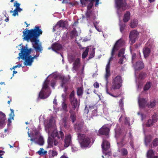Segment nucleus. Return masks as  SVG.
Masks as SVG:
<instances>
[{
	"label": "nucleus",
	"mask_w": 158,
	"mask_h": 158,
	"mask_svg": "<svg viewBox=\"0 0 158 158\" xmlns=\"http://www.w3.org/2000/svg\"><path fill=\"white\" fill-rule=\"evenodd\" d=\"M156 105V101L155 99L152 101H150L146 104V106L149 108H152Z\"/></svg>",
	"instance_id": "a878e982"
},
{
	"label": "nucleus",
	"mask_w": 158,
	"mask_h": 158,
	"mask_svg": "<svg viewBox=\"0 0 158 158\" xmlns=\"http://www.w3.org/2000/svg\"><path fill=\"white\" fill-rule=\"evenodd\" d=\"M116 51L112 49L111 53V56L109 59V61L108 62H110V61L112 60L113 59V56L114 55L115 52H116Z\"/></svg>",
	"instance_id": "de8ad7c7"
},
{
	"label": "nucleus",
	"mask_w": 158,
	"mask_h": 158,
	"mask_svg": "<svg viewBox=\"0 0 158 158\" xmlns=\"http://www.w3.org/2000/svg\"><path fill=\"white\" fill-rule=\"evenodd\" d=\"M90 3L87 6V10H89L92 11L91 10V9L92 8L93 5V2L94 1H90Z\"/></svg>",
	"instance_id": "a18cd8bd"
},
{
	"label": "nucleus",
	"mask_w": 158,
	"mask_h": 158,
	"mask_svg": "<svg viewBox=\"0 0 158 158\" xmlns=\"http://www.w3.org/2000/svg\"><path fill=\"white\" fill-rule=\"evenodd\" d=\"M151 49L147 46H146L143 49V52L145 58H146L150 55L151 53Z\"/></svg>",
	"instance_id": "6ab92c4d"
},
{
	"label": "nucleus",
	"mask_w": 158,
	"mask_h": 158,
	"mask_svg": "<svg viewBox=\"0 0 158 158\" xmlns=\"http://www.w3.org/2000/svg\"><path fill=\"white\" fill-rule=\"evenodd\" d=\"M62 107L63 110L64 111L66 112L68 111V110L67 108V105L64 102H63L62 104Z\"/></svg>",
	"instance_id": "c03bdc74"
},
{
	"label": "nucleus",
	"mask_w": 158,
	"mask_h": 158,
	"mask_svg": "<svg viewBox=\"0 0 158 158\" xmlns=\"http://www.w3.org/2000/svg\"><path fill=\"white\" fill-rule=\"evenodd\" d=\"M20 5V4L19 3L16 2L14 3V6L16 7V8H18V7H19Z\"/></svg>",
	"instance_id": "13d9d810"
},
{
	"label": "nucleus",
	"mask_w": 158,
	"mask_h": 158,
	"mask_svg": "<svg viewBox=\"0 0 158 158\" xmlns=\"http://www.w3.org/2000/svg\"><path fill=\"white\" fill-rule=\"evenodd\" d=\"M78 22L77 21H75L73 24V28L75 30V28L74 27H76V25L78 23Z\"/></svg>",
	"instance_id": "680f3d73"
},
{
	"label": "nucleus",
	"mask_w": 158,
	"mask_h": 158,
	"mask_svg": "<svg viewBox=\"0 0 158 158\" xmlns=\"http://www.w3.org/2000/svg\"><path fill=\"white\" fill-rule=\"evenodd\" d=\"M84 123L80 122L77 123H76L74 125L75 129L77 130V131H81L83 128Z\"/></svg>",
	"instance_id": "cd10ccee"
},
{
	"label": "nucleus",
	"mask_w": 158,
	"mask_h": 158,
	"mask_svg": "<svg viewBox=\"0 0 158 158\" xmlns=\"http://www.w3.org/2000/svg\"><path fill=\"white\" fill-rule=\"evenodd\" d=\"M67 22L66 21H64L62 20H60L58 21L56 26L53 27V31H55L56 30L57 27L58 26L59 27H61L63 29H67Z\"/></svg>",
	"instance_id": "f8f14e48"
},
{
	"label": "nucleus",
	"mask_w": 158,
	"mask_h": 158,
	"mask_svg": "<svg viewBox=\"0 0 158 158\" xmlns=\"http://www.w3.org/2000/svg\"><path fill=\"white\" fill-rule=\"evenodd\" d=\"M43 150H44V149L43 148H40V150L39 151H38V152L40 155L42 153L45 154L47 152L46 151H44V152H43Z\"/></svg>",
	"instance_id": "864d4df0"
},
{
	"label": "nucleus",
	"mask_w": 158,
	"mask_h": 158,
	"mask_svg": "<svg viewBox=\"0 0 158 158\" xmlns=\"http://www.w3.org/2000/svg\"><path fill=\"white\" fill-rule=\"evenodd\" d=\"M154 153L152 149L148 150L147 152V156L148 158H152L154 155Z\"/></svg>",
	"instance_id": "2f4dec72"
},
{
	"label": "nucleus",
	"mask_w": 158,
	"mask_h": 158,
	"mask_svg": "<svg viewBox=\"0 0 158 158\" xmlns=\"http://www.w3.org/2000/svg\"><path fill=\"white\" fill-rule=\"evenodd\" d=\"M11 113L10 114V116L12 117V118H13V116L14 115V110L12 109H10Z\"/></svg>",
	"instance_id": "bf43d9fd"
},
{
	"label": "nucleus",
	"mask_w": 158,
	"mask_h": 158,
	"mask_svg": "<svg viewBox=\"0 0 158 158\" xmlns=\"http://www.w3.org/2000/svg\"><path fill=\"white\" fill-rule=\"evenodd\" d=\"M147 75L146 73L145 72H141L139 74V78L141 80H143L145 79Z\"/></svg>",
	"instance_id": "ea45409f"
},
{
	"label": "nucleus",
	"mask_w": 158,
	"mask_h": 158,
	"mask_svg": "<svg viewBox=\"0 0 158 158\" xmlns=\"http://www.w3.org/2000/svg\"><path fill=\"white\" fill-rule=\"evenodd\" d=\"M56 85V82L54 81H52L51 83V86L53 88H54Z\"/></svg>",
	"instance_id": "e2e57ef3"
},
{
	"label": "nucleus",
	"mask_w": 158,
	"mask_h": 158,
	"mask_svg": "<svg viewBox=\"0 0 158 158\" xmlns=\"http://www.w3.org/2000/svg\"><path fill=\"white\" fill-rule=\"evenodd\" d=\"M130 13L129 11H127L124 14L123 19V21L124 23L128 22L130 19Z\"/></svg>",
	"instance_id": "393cba45"
},
{
	"label": "nucleus",
	"mask_w": 158,
	"mask_h": 158,
	"mask_svg": "<svg viewBox=\"0 0 158 158\" xmlns=\"http://www.w3.org/2000/svg\"><path fill=\"white\" fill-rule=\"evenodd\" d=\"M89 51V48H87L83 53L82 55V59H85L87 56Z\"/></svg>",
	"instance_id": "79ce46f5"
},
{
	"label": "nucleus",
	"mask_w": 158,
	"mask_h": 158,
	"mask_svg": "<svg viewBox=\"0 0 158 158\" xmlns=\"http://www.w3.org/2000/svg\"><path fill=\"white\" fill-rule=\"evenodd\" d=\"M47 93V92L41 90L39 94V97L41 99L46 98L49 96V94H48Z\"/></svg>",
	"instance_id": "4be33fe9"
},
{
	"label": "nucleus",
	"mask_w": 158,
	"mask_h": 158,
	"mask_svg": "<svg viewBox=\"0 0 158 158\" xmlns=\"http://www.w3.org/2000/svg\"><path fill=\"white\" fill-rule=\"evenodd\" d=\"M139 35V32L137 30H134L130 32L129 35V43L131 45H132L135 42V40Z\"/></svg>",
	"instance_id": "1a4fd4ad"
},
{
	"label": "nucleus",
	"mask_w": 158,
	"mask_h": 158,
	"mask_svg": "<svg viewBox=\"0 0 158 158\" xmlns=\"http://www.w3.org/2000/svg\"><path fill=\"white\" fill-rule=\"evenodd\" d=\"M21 64H19L15 66H14L13 68H12L13 69H15V68H16L17 67H20L21 66Z\"/></svg>",
	"instance_id": "69168bd1"
},
{
	"label": "nucleus",
	"mask_w": 158,
	"mask_h": 158,
	"mask_svg": "<svg viewBox=\"0 0 158 158\" xmlns=\"http://www.w3.org/2000/svg\"><path fill=\"white\" fill-rule=\"evenodd\" d=\"M76 33V31L75 30H74L72 31L70 34L71 37V38H73L75 36Z\"/></svg>",
	"instance_id": "603ef678"
},
{
	"label": "nucleus",
	"mask_w": 158,
	"mask_h": 158,
	"mask_svg": "<svg viewBox=\"0 0 158 158\" xmlns=\"http://www.w3.org/2000/svg\"><path fill=\"white\" fill-rule=\"evenodd\" d=\"M122 82L121 77L120 75L117 76L113 80L112 85L110 88L111 91L113 92L115 89H119Z\"/></svg>",
	"instance_id": "20e7f679"
},
{
	"label": "nucleus",
	"mask_w": 158,
	"mask_h": 158,
	"mask_svg": "<svg viewBox=\"0 0 158 158\" xmlns=\"http://www.w3.org/2000/svg\"><path fill=\"white\" fill-rule=\"evenodd\" d=\"M2 116H0V125L1 126L3 125L4 123H5L6 120L5 114L2 112Z\"/></svg>",
	"instance_id": "c85d7f7f"
},
{
	"label": "nucleus",
	"mask_w": 158,
	"mask_h": 158,
	"mask_svg": "<svg viewBox=\"0 0 158 158\" xmlns=\"http://www.w3.org/2000/svg\"><path fill=\"white\" fill-rule=\"evenodd\" d=\"M144 64L142 61L139 60L136 62L135 64H133V67L135 71L143 69Z\"/></svg>",
	"instance_id": "2eb2a0df"
},
{
	"label": "nucleus",
	"mask_w": 158,
	"mask_h": 158,
	"mask_svg": "<svg viewBox=\"0 0 158 158\" xmlns=\"http://www.w3.org/2000/svg\"><path fill=\"white\" fill-rule=\"evenodd\" d=\"M5 152L3 151L0 150V158H3L2 156L3 155Z\"/></svg>",
	"instance_id": "0e129e2a"
},
{
	"label": "nucleus",
	"mask_w": 158,
	"mask_h": 158,
	"mask_svg": "<svg viewBox=\"0 0 158 158\" xmlns=\"http://www.w3.org/2000/svg\"><path fill=\"white\" fill-rule=\"evenodd\" d=\"M39 53L36 54L33 57H31V58L33 60L34 58L38 57L39 56Z\"/></svg>",
	"instance_id": "338daca9"
},
{
	"label": "nucleus",
	"mask_w": 158,
	"mask_h": 158,
	"mask_svg": "<svg viewBox=\"0 0 158 158\" xmlns=\"http://www.w3.org/2000/svg\"><path fill=\"white\" fill-rule=\"evenodd\" d=\"M152 140V138L151 136H148L145 137V143L146 146H147L148 144L151 142Z\"/></svg>",
	"instance_id": "4c0bfd02"
},
{
	"label": "nucleus",
	"mask_w": 158,
	"mask_h": 158,
	"mask_svg": "<svg viewBox=\"0 0 158 158\" xmlns=\"http://www.w3.org/2000/svg\"><path fill=\"white\" fill-rule=\"evenodd\" d=\"M138 24V20L136 19H133L130 23V27L131 28H135L137 27Z\"/></svg>",
	"instance_id": "c756f323"
},
{
	"label": "nucleus",
	"mask_w": 158,
	"mask_h": 158,
	"mask_svg": "<svg viewBox=\"0 0 158 158\" xmlns=\"http://www.w3.org/2000/svg\"><path fill=\"white\" fill-rule=\"evenodd\" d=\"M59 79L61 80V86L63 87L69 82V78L62 75L59 77Z\"/></svg>",
	"instance_id": "f3484780"
},
{
	"label": "nucleus",
	"mask_w": 158,
	"mask_h": 158,
	"mask_svg": "<svg viewBox=\"0 0 158 158\" xmlns=\"http://www.w3.org/2000/svg\"><path fill=\"white\" fill-rule=\"evenodd\" d=\"M124 58H123L122 57H121V58H120L118 62V63L120 64H123V59Z\"/></svg>",
	"instance_id": "4d7b16f0"
},
{
	"label": "nucleus",
	"mask_w": 158,
	"mask_h": 158,
	"mask_svg": "<svg viewBox=\"0 0 158 158\" xmlns=\"http://www.w3.org/2000/svg\"><path fill=\"white\" fill-rule=\"evenodd\" d=\"M78 137L82 147H87L90 143V139L88 137L86 136L84 134L80 133Z\"/></svg>",
	"instance_id": "7ed1b4c3"
},
{
	"label": "nucleus",
	"mask_w": 158,
	"mask_h": 158,
	"mask_svg": "<svg viewBox=\"0 0 158 158\" xmlns=\"http://www.w3.org/2000/svg\"><path fill=\"white\" fill-rule=\"evenodd\" d=\"M32 51L31 48L28 49L25 46L23 47L21 49L20 52L19 53L18 58H21L23 60H25L24 62V65H25L31 66L33 60L30 55V54Z\"/></svg>",
	"instance_id": "f03ea898"
},
{
	"label": "nucleus",
	"mask_w": 158,
	"mask_h": 158,
	"mask_svg": "<svg viewBox=\"0 0 158 158\" xmlns=\"http://www.w3.org/2000/svg\"><path fill=\"white\" fill-rule=\"evenodd\" d=\"M53 139V143L54 145H55V146L57 145L58 143V141L57 140V139Z\"/></svg>",
	"instance_id": "5fc2aeb1"
},
{
	"label": "nucleus",
	"mask_w": 158,
	"mask_h": 158,
	"mask_svg": "<svg viewBox=\"0 0 158 158\" xmlns=\"http://www.w3.org/2000/svg\"><path fill=\"white\" fill-rule=\"evenodd\" d=\"M95 53V48H93L92 49V50L90 53V55L88 59V60H89L91 59L94 57V56Z\"/></svg>",
	"instance_id": "a19ab883"
},
{
	"label": "nucleus",
	"mask_w": 158,
	"mask_h": 158,
	"mask_svg": "<svg viewBox=\"0 0 158 158\" xmlns=\"http://www.w3.org/2000/svg\"><path fill=\"white\" fill-rule=\"evenodd\" d=\"M120 28V31L123 33L126 27V24L125 23H122L119 24Z\"/></svg>",
	"instance_id": "49530a36"
},
{
	"label": "nucleus",
	"mask_w": 158,
	"mask_h": 158,
	"mask_svg": "<svg viewBox=\"0 0 158 158\" xmlns=\"http://www.w3.org/2000/svg\"><path fill=\"white\" fill-rule=\"evenodd\" d=\"M125 49L122 48L119 51L118 56V57H123V58H126L125 56L124 55L125 52Z\"/></svg>",
	"instance_id": "72a5a7b5"
},
{
	"label": "nucleus",
	"mask_w": 158,
	"mask_h": 158,
	"mask_svg": "<svg viewBox=\"0 0 158 158\" xmlns=\"http://www.w3.org/2000/svg\"><path fill=\"white\" fill-rule=\"evenodd\" d=\"M119 152H120L121 155L123 156H126L128 154L127 150L125 148H121Z\"/></svg>",
	"instance_id": "473e14b6"
},
{
	"label": "nucleus",
	"mask_w": 158,
	"mask_h": 158,
	"mask_svg": "<svg viewBox=\"0 0 158 158\" xmlns=\"http://www.w3.org/2000/svg\"><path fill=\"white\" fill-rule=\"evenodd\" d=\"M157 117L158 115L156 113H154L151 118L149 119L146 123V126L148 127L152 126L154 123L157 121L158 119Z\"/></svg>",
	"instance_id": "9d476101"
},
{
	"label": "nucleus",
	"mask_w": 158,
	"mask_h": 158,
	"mask_svg": "<svg viewBox=\"0 0 158 158\" xmlns=\"http://www.w3.org/2000/svg\"><path fill=\"white\" fill-rule=\"evenodd\" d=\"M152 144L150 147L151 148L156 147L158 146V138L154 139L152 142Z\"/></svg>",
	"instance_id": "c9c22d12"
},
{
	"label": "nucleus",
	"mask_w": 158,
	"mask_h": 158,
	"mask_svg": "<svg viewBox=\"0 0 158 158\" xmlns=\"http://www.w3.org/2000/svg\"><path fill=\"white\" fill-rule=\"evenodd\" d=\"M136 58V55L135 53H133L132 56L131 57V62L132 64L135 61Z\"/></svg>",
	"instance_id": "09e8293b"
},
{
	"label": "nucleus",
	"mask_w": 158,
	"mask_h": 158,
	"mask_svg": "<svg viewBox=\"0 0 158 158\" xmlns=\"http://www.w3.org/2000/svg\"><path fill=\"white\" fill-rule=\"evenodd\" d=\"M70 118L72 120V122L73 123L76 120V115L75 113H72L70 114Z\"/></svg>",
	"instance_id": "37998d69"
},
{
	"label": "nucleus",
	"mask_w": 158,
	"mask_h": 158,
	"mask_svg": "<svg viewBox=\"0 0 158 158\" xmlns=\"http://www.w3.org/2000/svg\"><path fill=\"white\" fill-rule=\"evenodd\" d=\"M71 142V136L70 135L65 136L64 144V147L67 148L69 146Z\"/></svg>",
	"instance_id": "aec40b11"
},
{
	"label": "nucleus",
	"mask_w": 158,
	"mask_h": 158,
	"mask_svg": "<svg viewBox=\"0 0 158 158\" xmlns=\"http://www.w3.org/2000/svg\"><path fill=\"white\" fill-rule=\"evenodd\" d=\"M124 44V40L122 39H120L116 42L112 49L117 51L120 48L123 46Z\"/></svg>",
	"instance_id": "ddd939ff"
},
{
	"label": "nucleus",
	"mask_w": 158,
	"mask_h": 158,
	"mask_svg": "<svg viewBox=\"0 0 158 158\" xmlns=\"http://www.w3.org/2000/svg\"><path fill=\"white\" fill-rule=\"evenodd\" d=\"M62 122L63 123H67V118L65 116L62 119Z\"/></svg>",
	"instance_id": "6e6d98bb"
},
{
	"label": "nucleus",
	"mask_w": 158,
	"mask_h": 158,
	"mask_svg": "<svg viewBox=\"0 0 158 158\" xmlns=\"http://www.w3.org/2000/svg\"><path fill=\"white\" fill-rule=\"evenodd\" d=\"M110 131L109 128L106 126H103L99 130V133L100 135H108Z\"/></svg>",
	"instance_id": "dca6fc26"
},
{
	"label": "nucleus",
	"mask_w": 158,
	"mask_h": 158,
	"mask_svg": "<svg viewBox=\"0 0 158 158\" xmlns=\"http://www.w3.org/2000/svg\"><path fill=\"white\" fill-rule=\"evenodd\" d=\"M70 61L71 63L73 62V72H74L73 71H74L76 72L78 71L81 64L80 59L79 58H77L75 60L74 57L71 56L70 59Z\"/></svg>",
	"instance_id": "6e6552de"
},
{
	"label": "nucleus",
	"mask_w": 158,
	"mask_h": 158,
	"mask_svg": "<svg viewBox=\"0 0 158 158\" xmlns=\"http://www.w3.org/2000/svg\"><path fill=\"white\" fill-rule=\"evenodd\" d=\"M69 99L72 108L73 110H75L77 107H79V103L78 102L77 99L75 97V93L74 91H72L70 93L69 96Z\"/></svg>",
	"instance_id": "423d86ee"
},
{
	"label": "nucleus",
	"mask_w": 158,
	"mask_h": 158,
	"mask_svg": "<svg viewBox=\"0 0 158 158\" xmlns=\"http://www.w3.org/2000/svg\"><path fill=\"white\" fill-rule=\"evenodd\" d=\"M52 48L53 50L56 51L60 50L62 48V46L60 44L55 43L52 45Z\"/></svg>",
	"instance_id": "b1692460"
},
{
	"label": "nucleus",
	"mask_w": 158,
	"mask_h": 158,
	"mask_svg": "<svg viewBox=\"0 0 158 158\" xmlns=\"http://www.w3.org/2000/svg\"><path fill=\"white\" fill-rule=\"evenodd\" d=\"M151 83L150 82H147L143 87V90L144 91H148L151 87Z\"/></svg>",
	"instance_id": "e433bc0d"
},
{
	"label": "nucleus",
	"mask_w": 158,
	"mask_h": 158,
	"mask_svg": "<svg viewBox=\"0 0 158 158\" xmlns=\"http://www.w3.org/2000/svg\"><path fill=\"white\" fill-rule=\"evenodd\" d=\"M43 31L40 28V27L37 26H35L34 28L28 30L27 28L25 31H23L24 37L23 39L25 40H29L32 43H34L35 45H33V47L37 52H41L43 50V48L41 43H39L40 40L38 39L39 36L42 34Z\"/></svg>",
	"instance_id": "f257e3e1"
},
{
	"label": "nucleus",
	"mask_w": 158,
	"mask_h": 158,
	"mask_svg": "<svg viewBox=\"0 0 158 158\" xmlns=\"http://www.w3.org/2000/svg\"><path fill=\"white\" fill-rule=\"evenodd\" d=\"M48 83L49 81L46 79L44 82L42 90L48 92L49 91V87L48 86Z\"/></svg>",
	"instance_id": "5701e85b"
},
{
	"label": "nucleus",
	"mask_w": 158,
	"mask_h": 158,
	"mask_svg": "<svg viewBox=\"0 0 158 158\" xmlns=\"http://www.w3.org/2000/svg\"><path fill=\"white\" fill-rule=\"evenodd\" d=\"M50 136L53 139H60V138L62 140L64 138V135L63 132L60 131L57 132L56 130H54L50 134Z\"/></svg>",
	"instance_id": "9b49d317"
},
{
	"label": "nucleus",
	"mask_w": 158,
	"mask_h": 158,
	"mask_svg": "<svg viewBox=\"0 0 158 158\" xmlns=\"http://www.w3.org/2000/svg\"><path fill=\"white\" fill-rule=\"evenodd\" d=\"M16 9H17L18 12H20L23 10V9L21 8L20 7H18V8H16Z\"/></svg>",
	"instance_id": "774afa93"
},
{
	"label": "nucleus",
	"mask_w": 158,
	"mask_h": 158,
	"mask_svg": "<svg viewBox=\"0 0 158 158\" xmlns=\"http://www.w3.org/2000/svg\"><path fill=\"white\" fill-rule=\"evenodd\" d=\"M127 0H115L116 7L118 10L121 9L124 11L127 9Z\"/></svg>",
	"instance_id": "0eeeda50"
},
{
	"label": "nucleus",
	"mask_w": 158,
	"mask_h": 158,
	"mask_svg": "<svg viewBox=\"0 0 158 158\" xmlns=\"http://www.w3.org/2000/svg\"><path fill=\"white\" fill-rule=\"evenodd\" d=\"M93 85H94V87L95 88H98L99 87V84L97 82H96Z\"/></svg>",
	"instance_id": "052dcab7"
},
{
	"label": "nucleus",
	"mask_w": 158,
	"mask_h": 158,
	"mask_svg": "<svg viewBox=\"0 0 158 158\" xmlns=\"http://www.w3.org/2000/svg\"><path fill=\"white\" fill-rule=\"evenodd\" d=\"M119 105L121 109L123 110V99H121L119 102Z\"/></svg>",
	"instance_id": "3c124183"
},
{
	"label": "nucleus",
	"mask_w": 158,
	"mask_h": 158,
	"mask_svg": "<svg viewBox=\"0 0 158 158\" xmlns=\"http://www.w3.org/2000/svg\"><path fill=\"white\" fill-rule=\"evenodd\" d=\"M147 101L145 98H139L138 103L140 108H143L146 106Z\"/></svg>",
	"instance_id": "412c9836"
},
{
	"label": "nucleus",
	"mask_w": 158,
	"mask_h": 158,
	"mask_svg": "<svg viewBox=\"0 0 158 158\" xmlns=\"http://www.w3.org/2000/svg\"><path fill=\"white\" fill-rule=\"evenodd\" d=\"M83 86L77 87V95L79 97H82L83 94Z\"/></svg>",
	"instance_id": "bb28decb"
},
{
	"label": "nucleus",
	"mask_w": 158,
	"mask_h": 158,
	"mask_svg": "<svg viewBox=\"0 0 158 158\" xmlns=\"http://www.w3.org/2000/svg\"><path fill=\"white\" fill-rule=\"evenodd\" d=\"M102 146L103 151H106L109 149L110 145L108 141L103 139Z\"/></svg>",
	"instance_id": "a211bd4d"
},
{
	"label": "nucleus",
	"mask_w": 158,
	"mask_h": 158,
	"mask_svg": "<svg viewBox=\"0 0 158 158\" xmlns=\"http://www.w3.org/2000/svg\"><path fill=\"white\" fill-rule=\"evenodd\" d=\"M53 121V119L51 118L49 120V123L47 124L46 125V127L48 129V132L49 135L50 134V130L51 129L52 127V124Z\"/></svg>",
	"instance_id": "7c9ffc66"
},
{
	"label": "nucleus",
	"mask_w": 158,
	"mask_h": 158,
	"mask_svg": "<svg viewBox=\"0 0 158 158\" xmlns=\"http://www.w3.org/2000/svg\"><path fill=\"white\" fill-rule=\"evenodd\" d=\"M35 143L40 145H43L44 143L43 138L42 136H40L39 137L37 141H35Z\"/></svg>",
	"instance_id": "f704fd0d"
},
{
	"label": "nucleus",
	"mask_w": 158,
	"mask_h": 158,
	"mask_svg": "<svg viewBox=\"0 0 158 158\" xmlns=\"http://www.w3.org/2000/svg\"><path fill=\"white\" fill-rule=\"evenodd\" d=\"M85 15L88 20H94L97 18L95 14L92 11L87 10Z\"/></svg>",
	"instance_id": "4468645a"
},
{
	"label": "nucleus",
	"mask_w": 158,
	"mask_h": 158,
	"mask_svg": "<svg viewBox=\"0 0 158 158\" xmlns=\"http://www.w3.org/2000/svg\"><path fill=\"white\" fill-rule=\"evenodd\" d=\"M53 139H52V138L50 137H48V143L49 147L52 148L53 147Z\"/></svg>",
	"instance_id": "58836bf2"
},
{
	"label": "nucleus",
	"mask_w": 158,
	"mask_h": 158,
	"mask_svg": "<svg viewBox=\"0 0 158 158\" xmlns=\"http://www.w3.org/2000/svg\"><path fill=\"white\" fill-rule=\"evenodd\" d=\"M13 13L12 14V15L14 16H15L16 15H18V11L16 8L14 10V11L11 10L10 11V13Z\"/></svg>",
	"instance_id": "8fccbe9b"
},
{
	"label": "nucleus",
	"mask_w": 158,
	"mask_h": 158,
	"mask_svg": "<svg viewBox=\"0 0 158 158\" xmlns=\"http://www.w3.org/2000/svg\"><path fill=\"white\" fill-rule=\"evenodd\" d=\"M106 73L105 76V78L106 82V92L107 94L113 97H118L117 96H114L109 92L107 87V84L108 82V78L110 75V62H108L107 64H106Z\"/></svg>",
	"instance_id": "39448f33"
}]
</instances>
